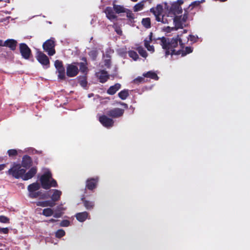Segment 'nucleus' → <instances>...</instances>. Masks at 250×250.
I'll use <instances>...</instances> for the list:
<instances>
[{
    "instance_id": "nucleus-19",
    "label": "nucleus",
    "mask_w": 250,
    "mask_h": 250,
    "mask_svg": "<svg viewBox=\"0 0 250 250\" xmlns=\"http://www.w3.org/2000/svg\"><path fill=\"white\" fill-rule=\"evenodd\" d=\"M88 216L89 213L86 211L79 212L75 215L76 219L80 222H83L85 221L88 218Z\"/></svg>"
},
{
    "instance_id": "nucleus-11",
    "label": "nucleus",
    "mask_w": 250,
    "mask_h": 250,
    "mask_svg": "<svg viewBox=\"0 0 250 250\" xmlns=\"http://www.w3.org/2000/svg\"><path fill=\"white\" fill-rule=\"evenodd\" d=\"M99 122L105 127L110 128L114 125V122L112 119L103 115L99 117Z\"/></svg>"
},
{
    "instance_id": "nucleus-24",
    "label": "nucleus",
    "mask_w": 250,
    "mask_h": 250,
    "mask_svg": "<svg viewBox=\"0 0 250 250\" xmlns=\"http://www.w3.org/2000/svg\"><path fill=\"white\" fill-rule=\"evenodd\" d=\"M62 191L58 189H54L53 193L51 197V200L54 202H57L60 200L62 195Z\"/></svg>"
},
{
    "instance_id": "nucleus-39",
    "label": "nucleus",
    "mask_w": 250,
    "mask_h": 250,
    "mask_svg": "<svg viewBox=\"0 0 250 250\" xmlns=\"http://www.w3.org/2000/svg\"><path fill=\"white\" fill-rule=\"evenodd\" d=\"M89 56L93 61H95L97 57L98 52L96 50H92L89 52Z\"/></svg>"
},
{
    "instance_id": "nucleus-56",
    "label": "nucleus",
    "mask_w": 250,
    "mask_h": 250,
    "mask_svg": "<svg viewBox=\"0 0 250 250\" xmlns=\"http://www.w3.org/2000/svg\"><path fill=\"white\" fill-rule=\"evenodd\" d=\"M119 104L120 105L123 106L125 108H126V109L128 108V105L126 104L125 103L121 102H119Z\"/></svg>"
},
{
    "instance_id": "nucleus-30",
    "label": "nucleus",
    "mask_w": 250,
    "mask_h": 250,
    "mask_svg": "<svg viewBox=\"0 0 250 250\" xmlns=\"http://www.w3.org/2000/svg\"><path fill=\"white\" fill-rule=\"evenodd\" d=\"M129 96L128 89H124L118 93L119 97L122 100H125Z\"/></svg>"
},
{
    "instance_id": "nucleus-58",
    "label": "nucleus",
    "mask_w": 250,
    "mask_h": 250,
    "mask_svg": "<svg viewBox=\"0 0 250 250\" xmlns=\"http://www.w3.org/2000/svg\"><path fill=\"white\" fill-rule=\"evenodd\" d=\"M56 221H57V220H55L54 219L52 218V219H50L49 220H48L47 222L48 223H54V222H55Z\"/></svg>"
},
{
    "instance_id": "nucleus-36",
    "label": "nucleus",
    "mask_w": 250,
    "mask_h": 250,
    "mask_svg": "<svg viewBox=\"0 0 250 250\" xmlns=\"http://www.w3.org/2000/svg\"><path fill=\"white\" fill-rule=\"evenodd\" d=\"M144 1H141L140 2H139L137 3L134 6V11L135 12H138L143 9L144 7Z\"/></svg>"
},
{
    "instance_id": "nucleus-59",
    "label": "nucleus",
    "mask_w": 250,
    "mask_h": 250,
    "mask_svg": "<svg viewBox=\"0 0 250 250\" xmlns=\"http://www.w3.org/2000/svg\"><path fill=\"white\" fill-rule=\"evenodd\" d=\"M81 60L83 61L82 62H87V60L85 57H83Z\"/></svg>"
},
{
    "instance_id": "nucleus-33",
    "label": "nucleus",
    "mask_w": 250,
    "mask_h": 250,
    "mask_svg": "<svg viewBox=\"0 0 250 250\" xmlns=\"http://www.w3.org/2000/svg\"><path fill=\"white\" fill-rule=\"evenodd\" d=\"M128 54L129 57L131 58L134 61H137L139 59V56L136 52L133 50L128 51Z\"/></svg>"
},
{
    "instance_id": "nucleus-9",
    "label": "nucleus",
    "mask_w": 250,
    "mask_h": 250,
    "mask_svg": "<svg viewBox=\"0 0 250 250\" xmlns=\"http://www.w3.org/2000/svg\"><path fill=\"white\" fill-rule=\"evenodd\" d=\"M74 63L68 64L66 67V75L69 77L76 76L79 72L78 66Z\"/></svg>"
},
{
    "instance_id": "nucleus-7",
    "label": "nucleus",
    "mask_w": 250,
    "mask_h": 250,
    "mask_svg": "<svg viewBox=\"0 0 250 250\" xmlns=\"http://www.w3.org/2000/svg\"><path fill=\"white\" fill-rule=\"evenodd\" d=\"M36 57L38 61L42 65L45 66V68H48L49 67L50 61L49 58L44 53L38 51L37 52Z\"/></svg>"
},
{
    "instance_id": "nucleus-18",
    "label": "nucleus",
    "mask_w": 250,
    "mask_h": 250,
    "mask_svg": "<svg viewBox=\"0 0 250 250\" xmlns=\"http://www.w3.org/2000/svg\"><path fill=\"white\" fill-rule=\"evenodd\" d=\"M114 10L111 7H107L105 10L104 13L106 14V17L110 21H112L117 18V16L114 13Z\"/></svg>"
},
{
    "instance_id": "nucleus-26",
    "label": "nucleus",
    "mask_w": 250,
    "mask_h": 250,
    "mask_svg": "<svg viewBox=\"0 0 250 250\" xmlns=\"http://www.w3.org/2000/svg\"><path fill=\"white\" fill-rule=\"evenodd\" d=\"M40 184L37 183H33L28 186L27 189L28 191L30 192H33V191H36L40 188Z\"/></svg>"
},
{
    "instance_id": "nucleus-54",
    "label": "nucleus",
    "mask_w": 250,
    "mask_h": 250,
    "mask_svg": "<svg viewBox=\"0 0 250 250\" xmlns=\"http://www.w3.org/2000/svg\"><path fill=\"white\" fill-rule=\"evenodd\" d=\"M188 40H189L190 41L195 42L197 41V37H196L194 35H190L189 36V38H188Z\"/></svg>"
},
{
    "instance_id": "nucleus-51",
    "label": "nucleus",
    "mask_w": 250,
    "mask_h": 250,
    "mask_svg": "<svg viewBox=\"0 0 250 250\" xmlns=\"http://www.w3.org/2000/svg\"><path fill=\"white\" fill-rule=\"evenodd\" d=\"M46 207H53L55 205V202L53 201L52 200L51 201L48 200L46 201Z\"/></svg>"
},
{
    "instance_id": "nucleus-14",
    "label": "nucleus",
    "mask_w": 250,
    "mask_h": 250,
    "mask_svg": "<svg viewBox=\"0 0 250 250\" xmlns=\"http://www.w3.org/2000/svg\"><path fill=\"white\" fill-rule=\"evenodd\" d=\"M97 77L101 83H104L109 79V75L104 70H102L96 73Z\"/></svg>"
},
{
    "instance_id": "nucleus-16",
    "label": "nucleus",
    "mask_w": 250,
    "mask_h": 250,
    "mask_svg": "<svg viewBox=\"0 0 250 250\" xmlns=\"http://www.w3.org/2000/svg\"><path fill=\"white\" fill-rule=\"evenodd\" d=\"M37 172V168L36 167H31L27 172H26L23 175L22 180L26 181L33 178Z\"/></svg>"
},
{
    "instance_id": "nucleus-44",
    "label": "nucleus",
    "mask_w": 250,
    "mask_h": 250,
    "mask_svg": "<svg viewBox=\"0 0 250 250\" xmlns=\"http://www.w3.org/2000/svg\"><path fill=\"white\" fill-rule=\"evenodd\" d=\"M0 222L2 223H9V218L8 217L3 216H0Z\"/></svg>"
},
{
    "instance_id": "nucleus-62",
    "label": "nucleus",
    "mask_w": 250,
    "mask_h": 250,
    "mask_svg": "<svg viewBox=\"0 0 250 250\" xmlns=\"http://www.w3.org/2000/svg\"><path fill=\"white\" fill-rule=\"evenodd\" d=\"M200 1H201V3H202V2H204V1H205V0H201Z\"/></svg>"
},
{
    "instance_id": "nucleus-20",
    "label": "nucleus",
    "mask_w": 250,
    "mask_h": 250,
    "mask_svg": "<svg viewBox=\"0 0 250 250\" xmlns=\"http://www.w3.org/2000/svg\"><path fill=\"white\" fill-rule=\"evenodd\" d=\"M121 87V84L119 83H115L114 85H112L107 90V93L110 95H113L116 93Z\"/></svg>"
},
{
    "instance_id": "nucleus-23",
    "label": "nucleus",
    "mask_w": 250,
    "mask_h": 250,
    "mask_svg": "<svg viewBox=\"0 0 250 250\" xmlns=\"http://www.w3.org/2000/svg\"><path fill=\"white\" fill-rule=\"evenodd\" d=\"M173 22L177 29L183 28V22L181 21V16H174Z\"/></svg>"
},
{
    "instance_id": "nucleus-34",
    "label": "nucleus",
    "mask_w": 250,
    "mask_h": 250,
    "mask_svg": "<svg viewBox=\"0 0 250 250\" xmlns=\"http://www.w3.org/2000/svg\"><path fill=\"white\" fill-rule=\"evenodd\" d=\"M136 50L142 57L144 58L147 57V53L146 50H145L142 46L137 47Z\"/></svg>"
},
{
    "instance_id": "nucleus-31",
    "label": "nucleus",
    "mask_w": 250,
    "mask_h": 250,
    "mask_svg": "<svg viewBox=\"0 0 250 250\" xmlns=\"http://www.w3.org/2000/svg\"><path fill=\"white\" fill-rule=\"evenodd\" d=\"M142 24L146 29L151 27V21L149 18H143L142 20Z\"/></svg>"
},
{
    "instance_id": "nucleus-6",
    "label": "nucleus",
    "mask_w": 250,
    "mask_h": 250,
    "mask_svg": "<svg viewBox=\"0 0 250 250\" xmlns=\"http://www.w3.org/2000/svg\"><path fill=\"white\" fill-rule=\"evenodd\" d=\"M19 49L20 53L22 57L25 59L28 60L32 56V52L30 48L25 43H21L19 45Z\"/></svg>"
},
{
    "instance_id": "nucleus-25",
    "label": "nucleus",
    "mask_w": 250,
    "mask_h": 250,
    "mask_svg": "<svg viewBox=\"0 0 250 250\" xmlns=\"http://www.w3.org/2000/svg\"><path fill=\"white\" fill-rule=\"evenodd\" d=\"M75 64H78L80 66L79 71L82 73L86 74L88 71L87 62H74Z\"/></svg>"
},
{
    "instance_id": "nucleus-41",
    "label": "nucleus",
    "mask_w": 250,
    "mask_h": 250,
    "mask_svg": "<svg viewBox=\"0 0 250 250\" xmlns=\"http://www.w3.org/2000/svg\"><path fill=\"white\" fill-rule=\"evenodd\" d=\"M145 77H138L133 80V83L136 84H139L145 82Z\"/></svg>"
},
{
    "instance_id": "nucleus-50",
    "label": "nucleus",
    "mask_w": 250,
    "mask_h": 250,
    "mask_svg": "<svg viewBox=\"0 0 250 250\" xmlns=\"http://www.w3.org/2000/svg\"><path fill=\"white\" fill-rule=\"evenodd\" d=\"M111 60L110 59H106L104 60V65L108 68L111 66Z\"/></svg>"
},
{
    "instance_id": "nucleus-37",
    "label": "nucleus",
    "mask_w": 250,
    "mask_h": 250,
    "mask_svg": "<svg viewBox=\"0 0 250 250\" xmlns=\"http://www.w3.org/2000/svg\"><path fill=\"white\" fill-rule=\"evenodd\" d=\"M65 234V231L62 229L58 230L55 233V236L58 238H61Z\"/></svg>"
},
{
    "instance_id": "nucleus-28",
    "label": "nucleus",
    "mask_w": 250,
    "mask_h": 250,
    "mask_svg": "<svg viewBox=\"0 0 250 250\" xmlns=\"http://www.w3.org/2000/svg\"><path fill=\"white\" fill-rule=\"evenodd\" d=\"M113 8L117 14L125 13L126 11V9L124 8L123 6L115 4H113Z\"/></svg>"
},
{
    "instance_id": "nucleus-21",
    "label": "nucleus",
    "mask_w": 250,
    "mask_h": 250,
    "mask_svg": "<svg viewBox=\"0 0 250 250\" xmlns=\"http://www.w3.org/2000/svg\"><path fill=\"white\" fill-rule=\"evenodd\" d=\"M82 201L85 208L88 210L93 209L95 206V203L93 201H90L85 199L84 197L82 198Z\"/></svg>"
},
{
    "instance_id": "nucleus-38",
    "label": "nucleus",
    "mask_w": 250,
    "mask_h": 250,
    "mask_svg": "<svg viewBox=\"0 0 250 250\" xmlns=\"http://www.w3.org/2000/svg\"><path fill=\"white\" fill-rule=\"evenodd\" d=\"M112 27L118 35H121L122 34V30L120 27L118 25L117 23H114Z\"/></svg>"
},
{
    "instance_id": "nucleus-45",
    "label": "nucleus",
    "mask_w": 250,
    "mask_h": 250,
    "mask_svg": "<svg viewBox=\"0 0 250 250\" xmlns=\"http://www.w3.org/2000/svg\"><path fill=\"white\" fill-rule=\"evenodd\" d=\"M70 225V222L68 220H63L61 221L60 226L61 227H68Z\"/></svg>"
},
{
    "instance_id": "nucleus-2",
    "label": "nucleus",
    "mask_w": 250,
    "mask_h": 250,
    "mask_svg": "<svg viewBox=\"0 0 250 250\" xmlns=\"http://www.w3.org/2000/svg\"><path fill=\"white\" fill-rule=\"evenodd\" d=\"M184 3L183 0H177L173 3H164V8L168 16L174 17L182 13L181 5Z\"/></svg>"
},
{
    "instance_id": "nucleus-27",
    "label": "nucleus",
    "mask_w": 250,
    "mask_h": 250,
    "mask_svg": "<svg viewBox=\"0 0 250 250\" xmlns=\"http://www.w3.org/2000/svg\"><path fill=\"white\" fill-rule=\"evenodd\" d=\"M143 76L144 77L149 78L154 80H158L159 79V77L157 74L152 71H149L146 73H144Z\"/></svg>"
},
{
    "instance_id": "nucleus-1",
    "label": "nucleus",
    "mask_w": 250,
    "mask_h": 250,
    "mask_svg": "<svg viewBox=\"0 0 250 250\" xmlns=\"http://www.w3.org/2000/svg\"><path fill=\"white\" fill-rule=\"evenodd\" d=\"M158 39L160 40V44L163 49L165 50V55L166 57L169 55H176L177 51L175 50L178 43L180 44V47L183 49L185 44L182 42L181 39L179 35L176 37H173L171 39L167 38L165 37L158 38Z\"/></svg>"
},
{
    "instance_id": "nucleus-15",
    "label": "nucleus",
    "mask_w": 250,
    "mask_h": 250,
    "mask_svg": "<svg viewBox=\"0 0 250 250\" xmlns=\"http://www.w3.org/2000/svg\"><path fill=\"white\" fill-rule=\"evenodd\" d=\"M33 161L30 156L28 155H24L22 158L21 166L26 169L29 168L32 165Z\"/></svg>"
},
{
    "instance_id": "nucleus-48",
    "label": "nucleus",
    "mask_w": 250,
    "mask_h": 250,
    "mask_svg": "<svg viewBox=\"0 0 250 250\" xmlns=\"http://www.w3.org/2000/svg\"><path fill=\"white\" fill-rule=\"evenodd\" d=\"M201 3V1L199 0H196L192 2L189 6V7H192L191 9H192L193 7L199 6Z\"/></svg>"
},
{
    "instance_id": "nucleus-42",
    "label": "nucleus",
    "mask_w": 250,
    "mask_h": 250,
    "mask_svg": "<svg viewBox=\"0 0 250 250\" xmlns=\"http://www.w3.org/2000/svg\"><path fill=\"white\" fill-rule=\"evenodd\" d=\"M126 10L125 13H126L127 18L130 21L133 20L134 19V16L132 11L128 9Z\"/></svg>"
},
{
    "instance_id": "nucleus-53",
    "label": "nucleus",
    "mask_w": 250,
    "mask_h": 250,
    "mask_svg": "<svg viewBox=\"0 0 250 250\" xmlns=\"http://www.w3.org/2000/svg\"><path fill=\"white\" fill-rule=\"evenodd\" d=\"M56 212L54 214H53V216L55 218H60L62 215L63 213L62 212L58 211Z\"/></svg>"
},
{
    "instance_id": "nucleus-29",
    "label": "nucleus",
    "mask_w": 250,
    "mask_h": 250,
    "mask_svg": "<svg viewBox=\"0 0 250 250\" xmlns=\"http://www.w3.org/2000/svg\"><path fill=\"white\" fill-rule=\"evenodd\" d=\"M57 70L59 73L58 78L61 80H64L65 79V68L63 65L58 68Z\"/></svg>"
},
{
    "instance_id": "nucleus-35",
    "label": "nucleus",
    "mask_w": 250,
    "mask_h": 250,
    "mask_svg": "<svg viewBox=\"0 0 250 250\" xmlns=\"http://www.w3.org/2000/svg\"><path fill=\"white\" fill-rule=\"evenodd\" d=\"M79 78V83L83 87H86L87 84V82L86 76H83Z\"/></svg>"
},
{
    "instance_id": "nucleus-40",
    "label": "nucleus",
    "mask_w": 250,
    "mask_h": 250,
    "mask_svg": "<svg viewBox=\"0 0 250 250\" xmlns=\"http://www.w3.org/2000/svg\"><path fill=\"white\" fill-rule=\"evenodd\" d=\"M42 192L41 191H33V192H30L29 193V197L31 198H36L38 197L39 196L41 195Z\"/></svg>"
},
{
    "instance_id": "nucleus-5",
    "label": "nucleus",
    "mask_w": 250,
    "mask_h": 250,
    "mask_svg": "<svg viewBox=\"0 0 250 250\" xmlns=\"http://www.w3.org/2000/svg\"><path fill=\"white\" fill-rule=\"evenodd\" d=\"M55 46V39L53 38L47 40L42 44L44 51L50 56H53L56 53Z\"/></svg>"
},
{
    "instance_id": "nucleus-61",
    "label": "nucleus",
    "mask_w": 250,
    "mask_h": 250,
    "mask_svg": "<svg viewBox=\"0 0 250 250\" xmlns=\"http://www.w3.org/2000/svg\"><path fill=\"white\" fill-rule=\"evenodd\" d=\"M132 1H133V2H136L138 0H131Z\"/></svg>"
},
{
    "instance_id": "nucleus-10",
    "label": "nucleus",
    "mask_w": 250,
    "mask_h": 250,
    "mask_svg": "<svg viewBox=\"0 0 250 250\" xmlns=\"http://www.w3.org/2000/svg\"><path fill=\"white\" fill-rule=\"evenodd\" d=\"M125 110L120 108H114L107 111V116L112 118H118L124 115Z\"/></svg>"
},
{
    "instance_id": "nucleus-12",
    "label": "nucleus",
    "mask_w": 250,
    "mask_h": 250,
    "mask_svg": "<svg viewBox=\"0 0 250 250\" xmlns=\"http://www.w3.org/2000/svg\"><path fill=\"white\" fill-rule=\"evenodd\" d=\"M99 182V178L98 177L94 178H90L86 181L85 188L93 190L96 188Z\"/></svg>"
},
{
    "instance_id": "nucleus-13",
    "label": "nucleus",
    "mask_w": 250,
    "mask_h": 250,
    "mask_svg": "<svg viewBox=\"0 0 250 250\" xmlns=\"http://www.w3.org/2000/svg\"><path fill=\"white\" fill-rule=\"evenodd\" d=\"M153 37V33L152 32H150L149 35V39L147 40V39H145L144 40V45L145 47L147 49V50L150 52H154V47L153 45H150V43L152 42L153 41L156 42V40H158L157 39H152Z\"/></svg>"
},
{
    "instance_id": "nucleus-55",
    "label": "nucleus",
    "mask_w": 250,
    "mask_h": 250,
    "mask_svg": "<svg viewBox=\"0 0 250 250\" xmlns=\"http://www.w3.org/2000/svg\"><path fill=\"white\" fill-rule=\"evenodd\" d=\"M65 210V208L62 207V206H58L57 207L56 210L58 211L62 212L63 210Z\"/></svg>"
},
{
    "instance_id": "nucleus-43",
    "label": "nucleus",
    "mask_w": 250,
    "mask_h": 250,
    "mask_svg": "<svg viewBox=\"0 0 250 250\" xmlns=\"http://www.w3.org/2000/svg\"><path fill=\"white\" fill-rule=\"evenodd\" d=\"M7 153L9 157H14L18 155V152L16 149H12L7 151Z\"/></svg>"
},
{
    "instance_id": "nucleus-46",
    "label": "nucleus",
    "mask_w": 250,
    "mask_h": 250,
    "mask_svg": "<svg viewBox=\"0 0 250 250\" xmlns=\"http://www.w3.org/2000/svg\"><path fill=\"white\" fill-rule=\"evenodd\" d=\"M54 65H55V66L56 69H57L58 68L63 66V63H62V61L57 60L55 61Z\"/></svg>"
},
{
    "instance_id": "nucleus-22",
    "label": "nucleus",
    "mask_w": 250,
    "mask_h": 250,
    "mask_svg": "<svg viewBox=\"0 0 250 250\" xmlns=\"http://www.w3.org/2000/svg\"><path fill=\"white\" fill-rule=\"evenodd\" d=\"M193 51V49L192 47L190 46H187L185 48V50L183 49H181L178 51H177L176 55H179L181 54L182 56H185L186 55L191 53Z\"/></svg>"
},
{
    "instance_id": "nucleus-57",
    "label": "nucleus",
    "mask_w": 250,
    "mask_h": 250,
    "mask_svg": "<svg viewBox=\"0 0 250 250\" xmlns=\"http://www.w3.org/2000/svg\"><path fill=\"white\" fill-rule=\"evenodd\" d=\"M6 167L5 164H1L0 165V171L3 170Z\"/></svg>"
},
{
    "instance_id": "nucleus-32",
    "label": "nucleus",
    "mask_w": 250,
    "mask_h": 250,
    "mask_svg": "<svg viewBox=\"0 0 250 250\" xmlns=\"http://www.w3.org/2000/svg\"><path fill=\"white\" fill-rule=\"evenodd\" d=\"M54 211L51 208H44L42 211V215L45 216L49 217L53 215Z\"/></svg>"
},
{
    "instance_id": "nucleus-52",
    "label": "nucleus",
    "mask_w": 250,
    "mask_h": 250,
    "mask_svg": "<svg viewBox=\"0 0 250 250\" xmlns=\"http://www.w3.org/2000/svg\"><path fill=\"white\" fill-rule=\"evenodd\" d=\"M8 232L9 229L7 228H0V233L7 234Z\"/></svg>"
},
{
    "instance_id": "nucleus-49",
    "label": "nucleus",
    "mask_w": 250,
    "mask_h": 250,
    "mask_svg": "<svg viewBox=\"0 0 250 250\" xmlns=\"http://www.w3.org/2000/svg\"><path fill=\"white\" fill-rule=\"evenodd\" d=\"M46 201H39L36 203V205L37 206H40L42 207H46Z\"/></svg>"
},
{
    "instance_id": "nucleus-8",
    "label": "nucleus",
    "mask_w": 250,
    "mask_h": 250,
    "mask_svg": "<svg viewBox=\"0 0 250 250\" xmlns=\"http://www.w3.org/2000/svg\"><path fill=\"white\" fill-rule=\"evenodd\" d=\"M150 11L154 15L156 20L157 21L165 23V21H164V17L163 16L162 20L160 18L163 11V6L162 5L160 4H157L156 7L150 8Z\"/></svg>"
},
{
    "instance_id": "nucleus-3",
    "label": "nucleus",
    "mask_w": 250,
    "mask_h": 250,
    "mask_svg": "<svg viewBox=\"0 0 250 250\" xmlns=\"http://www.w3.org/2000/svg\"><path fill=\"white\" fill-rule=\"evenodd\" d=\"M40 181L42 187L45 189H49L51 187H58L57 182L52 178V174L50 171L45 172L41 176Z\"/></svg>"
},
{
    "instance_id": "nucleus-47",
    "label": "nucleus",
    "mask_w": 250,
    "mask_h": 250,
    "mask_svg": "<svg viewBox=\"0 0 250 250\" xmlns=\"http://www.w3.org/2000/svg\"><path fill=\"white\" fill-rule=\"evenodd\" d=\"M181 16L182 21L183 23L186 22V21H187L188 18V12L186 10H185V13L184 14L183 16Z\"/></svg>"
},
{
    "instance_id": "nucleus-4",
    "label": "nucleus",
    "mask_w": 250,
    "mask_h": 250,
    "mask_svg": "<svg viewBox=\"0 0 250 250\" xmlns=\"http://www.w3.org/2000/svg\"><path fill=\"white\" fill-rule=\"evenodd\" d=\"M25 172L26 170L22 168L20 164H14L12 167L8 170L7 173L16 179L21 178L22 179L23 175Z\"/></svg>"
},
{
    "instance_id": "nucleus-60",
    "label": "nucleus",
    "mask_w": 250,
    "mask_h": 250,
    "mask_svg": "<svg viewBox=\"0 0 250 250\" xmlns=\"http://www.w3.org/2000/svg\"><path fill=\"white\" fill-rule=\"evenodd\" d=\"M3 45V41L1 40H0V46H2Z\"/></svg>"
},
{
    "instance_id": "nucleus-17",
    "label": "nucleus",
    "mask_w": 250,
    "mask_h": 250,
    "mask_svg": "<svg viewBox=\"0 0 250 250\" xmlns=\"http://www.w3.org/2000/svg\"><path fill=\"white\" fill-rule=\"evenodd\" d=\"M17 43V42L14 39H8L4 42H3L2 46L8 47L11 50L14 51L16 48Z\"/></svg>"
}]
</instances>
